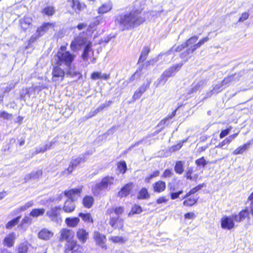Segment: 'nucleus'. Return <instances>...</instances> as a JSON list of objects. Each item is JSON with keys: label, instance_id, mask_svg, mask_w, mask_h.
Listing matches in <instances>:
<instances>
[{"label": "nucleus", "instance_id": "473e14b6", "mask_svg": "<svg viewBox=\"0 0 253 253\" xmlns=\"http://www.w3.org/2000/svg\"><path fill=\"white\" fill-rule=\"evenodd\" d=\"M150 51V50L148 46L144 47L140 55L138 62H143L147 59Z\"/></svg>", "mask_w": 253, "mask_h": 253}, {"label": "nucleus", "instance_id": "ea45409f", "mask_svg": "<svg viewBox=\"0 0 253 253\" xmlns=\"http://www.w3.org/2000/svg\"><path fill=\"white\" fill-rule=\"evenodd\" d=\"M124 211V209L122 207H118L115 208L109 209L107 211L108 214H114L115 213L117 215L122 213Z\"/></svg>", "mask_w": 253, "mask_h": 253}, {"label": "nucleus", "instance_id": "8fccbe9b", "mask_svg": "<svg viewBox=\"0 0 253 253\" xmlns=\"http://www.w3.org/2000/svg\"><path fill=\"white\" fill-rule=\"evenodd\" d=\"M42 13L47 16H52L55 13V9L52 6H47L42 10Z\"/></svg>", "mask_w": 253, "mask_h": 253}, {"label": "nucleus", "instance_id": "1a4fd4ad", "mask_svg": "<svg viewBox=\"0 0 253 253\" xmlns=\"http://www.w3.org/2000/svg\"><path fill=\"white\" fill-rule=\"evenodd\" d=\"M61 208L60 207L55 206L46 212V215L49 217L50 220L57 224H60L62 219L60 216Z\"/></svg>", "mask_w": 253, "mask_h": 253}, {"label": "nucleus", "instance_id": "774afa93", "mask_svg": "<svg viewBox=\"0 0 253 253\" xmlns=\"http://www.w3.org/2000/svg\"><path fill=\"white\" fill-rule=\"evenodd\" d=\"M209 38L208 37H205L201 39L198 42L196 43V45L194 46L196 47H198V48H200L204 43L208 42L209 40Z\"/></svg>", "mask_w": 253, "mask_h": 253}, {"label": "nucleus", "instance_id": "2eb2a0df", "mask_svg": "<svg viewBox=\"0 0 253 253\" xmlns=\"http://www.w3.org/2000/svg\"><path fill=\"white\" fill-rule=\"evenodd\" d=\"M166 182L162 180H158L152 184L153 191L156 193H162L166 190Z\"/></svg>", "mask_w": 253, "mask_h": 253}, {"label": "nucleus", "instance_id": "09e8293b", "mask_svg": "<svg viewBox=\"0 0 253 253\" xmlns=\"http://www.w3.org/2000/svg\"><path fill=\"white\" fill-rule=\"evenodd\" d=\"M236 75V74H232L228 76L227 77L225 78L223 81L221 82V84H228L231 82H232L234 80V77Z\"/></svg>", "mask_w": 253, "mask_h": 253}, {"label": "nucleus", "instance_id": "6e6552de", "mask_svg": "<svg viewBox=\"0 0 253 253\" xmlns=\"http://www.w3.org/2000/svg\"><path fill=\"white\" fill-rule=\"evenodd\" d=\"M88 155V153H85L79 156L73 157L68 168L63 171V173L67 175L71 173L81 163L86 161Z\"/></svg>", "mask_w": 253, "mask_h": 253}, {"label": "nucleus", "instance_id": "79ce46f5", "mask_svg": "<svg viewBox=\"0 0 253 253\" xmlns=\"http://www.w3.org/2000/svg\"><path fill=\"white\" fill-rule=\"evenodd\" d=\"M91 43L88 42L85 45V47L83 53L82 55V57L84 60H87L88 57V53L91 50Z\"/></svg>", "mask_w": 253, "mask_h": 253}, {"label": "nucleus", "instance_id": "ddd939ff", "mask_svg": "<svg viewBox=\"0 0 253 253\" xmlns=\"http://www.w3.org/2000/svg\"><path fill=\"white\" fill-rule=\"evenodd\" d=\"M66 251L67 252H70L71 253H83V248L82 246L77 243L75 240H72L70 242L66 245Z\"/></svg>", "mask_w": 253, "mask_h": 253}, {"label": "nucleus", "instance_id": "c9c22d12", "mask_svg": "<svg viewBox=\"0 0 253 253\" xmlns=\"http://www.w3.org/2000/svg\"><path fill=\"white\" fill-rule=\"evenodd\" d=\"M45 212V210L43 208L34 209L31 211L30 215L33 217H38L42 216Z\"/></svg>", "mask_w": 253, "mask_h": 253}, {"label": "nucleus", "instance_id": "f3484780", "mask_svg": "<svg viewBox=\"0 0 253 253\" xmlns=\"http://www.w3.org/2000/svg\"><path fill=\"white\" fill-rule=\"evenodd\" d=\"M77 237L81 243L84 244L88 240L89 233L84 228H79L77 231Z\"/></svg>", "mask_w": 253, "mask_h": 253}, {"label": "nucleus", "instance_id": "9d476101", "mask_svg": "<svg viewBox=\"0 0 253 253\" xmlns=\"http://www.w3.org/2000/svg\"><path fill=\"white\" fill-rule=\"evenodd\" d=\"M90 42L88 41L86 38L83 37L80 34L78 37L75 38L70 44V48L73 51L79 50L84 45H85L87 43Z\"/></svg>", "mask_w": 253, "mask_h": 253}, {"label": "nucleus", "instance_id": "0eeeda50", "mask_svg": "<svg viewBox=\"0 0 253 253\" xmlns=\"http://www.w3.org/2000/svg\"><path fill=\"white\" fill-rule=\"evenodd\" d=\"M114 178L111 176H106L103 178L101 181L96 183L92 188V192L94 195H98L100 192L107 188L109 185L113 183Z\"/></svg>", "mask_w": 253, "mask_h": 253}, {"label": "nucleus", "instance_id": "bf43d9fd", "mask_svg": "<svg viewBox=\"0 0 253 253\" xmlns=\"http://www.w3.org/2000/svg\"><path fill=\"white\" fill-rule=\"evenodd\" d=\"M184 142H185V140L179 141L176 144L171 146V150L172 151H176L179 150L183 146Z\"/></svg>", "mask_w": 253, "mask_h": 253}, {"label": "nucleus", "instance_id": "f8f14e48", "mask_svg": "<svg viewBox=\"0 0 253 253\" xmlns=\"http://www.w3.org/2000/svg\"><path fill=\"white\" fill-rule=\"evenodd\" d=\"M59 241L60 242H67V243L70 242L74 236V232L67 228H62L59 233Z\"/></svg>", "mask_w": 253, "mask_h": 253}, {"label": "nucleus", "instance_id": "9b49d317", "mask_svg": "<svg viewBox=\"0 0 253 253\" xmlns=\"http://www.w3.org/2000/svg\"><path fill=\"white\" fill-rule=\"evenodd\" d=\"M235 219L231 216H223L220 219L221 227L223 229L231 230L235 227Z\"/></svg>", "mask_w": 253, "mask_h": 253}, {"label": "nucleus", "instance_id": "f03ea898", "mask_svg": "<svg viewBox=\"0 0 253 253\" xmlns=\"http://www.w3.org/2000/svg\"><path fill=\"white\" fill-rule=\"evenodd\" d=\"M205 186L204 183L200 184L187 192L182 198L183 206L186 208H191L196 206L200 198L197 193Z\"/></svg>", "mask_w": 253, "mask_h": 253}, {"label": "nucleus", "instance_id": "6e6d98bb", "mask_svg": "<svg viewBox=\"0 0 253 253\" xmlns=\"http://www.w3.org/2000/svg\"><path fill=\"white\" fill-rule=\"evenodd\" d=\"M150 84V82H148L146 84L141 85L137 90L142 95L149 88Z\"/></svg>", "mask_w": 253, "mask_h": 253}, {"label": "nucleus", "instance_id": "c85d7f7f", "mask_svg": "<svg viewBox=\"0 0 253 253\" xmlns=\"http://www.w3.org/2000/svg\"><path fill=\"white\" fill-rule=\"evenodd\" d=\"M42 170H38L36 171H33L31 173L27 175L25 179V180H29L30 179H38L42 176Z\"/></svg>", "mask_w": 253, "mask_h": 253}, {"label": "nucleus", "instance_id": "dca6fc26", "mask_svg": "<svg viewBox=\"0 0 253 253\" xmlns=\"http://www.w3.org/2000/svg\"><path fill=\"white\" fill-rule=\"evenodd\" d=\"M59 66L57 65L53 68L52 70V80L53 81H62L63 80L65 72Z\"/></svg>", "mask_w": 253, "mask_h": 253}, {"label": "nucleus", "instance_id": "aec40b11", "mask_svg": "<svg viewBox=\"0 0 253 253\" xmlns=\"http://www.w3.org/2000/svg\"><path fill=\"white\" fill-rule=\"evenodd\" d=\"M93 237L96 244L103 248L106 241L105 236L97 231H95L93 233Z\"/></svg>", "mask_w": 253, "mask_h": 253}, {"label": "nucleus", "instance_id": "20e7f679", "mask_svg": "<svg viewBox=\"0 0 253 253\" xmlns=\"http://www.w3.org/2000/svg\"><path fill=\"white\" fill-rule=\"evenodd\" d=\"M82 190V187L78 188L72 189L69 191L64 192L65 195L68 198L63 207V210L66 213L73 212L75 209V205L74 202V197L75 195H79Z\"/></svg>", "mask_w": 253, "mask_h": 253}, {"label": "nucleus", "instance_id": "de8ad7c7", "mask_svg": "<svg viewBox=\"0 0 253 253\" xmlns=\"http://www.w3.org/2000/svg\"><path fill=\"white\" fill-rule=\"evenodd\" d=\"M195 164L197 167L204 168L208 164L204 157H202L195 161Z\"/></svg>", "mask_w": 253, "mask_h": 253}, {"label": "nucleus", "instance_id": "c03bdc74", "mask_svg": "<svg viewBox=\"0 0 253 253\" xmlns=\"http://www.w3.org/2000/svg\"><path fill=\"white\" fill-rule=\"evenodd\" d=\"M20 218V216H18L16 218L13 219L11 221H9L5 225V227L7 229L12 228L13 227L15 226L16 225H17L18 223Z\"/></svg>", "mask_w": 253, "mask_h": 253}, {"label": "nucleus", "instance_id": "412c9836", "mask_svg": "<svg viewBox=\"0 0 253 253\" xmlns=\"http://www.w3.org/2000/svg\"><path fill=\"white\" fill-rule=\"evenodd\" d=\"M116 23L119 25L121 28L124 30L126 24V15H119L117 16L115 20Z\"/></svg>", "mask_w": 253, "mask_h": 253}, {"label": "nucleus", "instance_id": "e433bc0d", "mask_svg": "<svg viewBox=\"0 0 253 253\" xmlns=\"http://www.w3.org/2000/svg\"><path fill=\"white\" fill-rule=\"evenodd\" d=\"M54 142H51L49 144H46L45 146L42 147L37 148L35 152L33 154V156L37 155L40 153H43L46 151L47 149H49Z\"/></svg>", "mask_w": 253, "mask_h": 253}, {"label": "nucleus", "instance_id": "b1692460", "mask_svg": "<svg viewBox=\"0 0 253 253\" xmlns=\"http://www.w3.org/2000/svg\"><path fill=\"white\" fill-rule=\"evenodd\" d=\"M80 219L79 217H67L65 220V223L68 227L74 228L79 223Z\"/></svg>", "mask_w": 253, "mask_h": 253}, {"label": "nucleus", "instance_id": "6ab92c4d", "mask_svg": "<svg viewBox=\"0 0 253 253\" xmlns=\"http://www.w3.org/2000/svg\"><path fill=\"white\" fill-rule=\"evenodd\" d=\"M53 232L51 231L43 228L39 232L38 237L42 240H48L53 236Z\"/></svg>", "mask_w": 253, "mask_h": 253}, {"label": "nucleus", "instance_id": "338daca9", "mask_svg": "<svg viewBox=\"0 0 253 253\" xmlns=\"http://www.w3.org/2000/svg\"><path fill=\"white\" fill-rule=\"evenodd\" d=\"M249 17V13L247 12H243L240 16L238 22L239 23L243 22L247 20Z\"/></svg>", "mask_w": 253, "mask_h": 253}, {"label": "nucleus", "instance_id": "4be33fe9", "mask_svg": "<svg viewBox=\"0 0 253 253\" xmlns=\"http://www.w3.org/2000/svg\"><path fill=\"white\" fill-rule=\"evenodd\" d=\"M150 198V194L149 193L147 188L142 187L138 192L137 195V199L138 200H146Z\"/></svg>", "mask_w": 253, "mask_h": 253}, {"label": "nucleus", "instance_id": "7c9ffc66", "mask_svg": "<svg viewBox=\"0 0 253 253\" xmlns=\"http://www.w3.org/2000/svg\"><path fill=\"white\" fill-rule=\"evenodd\" d=\"M250 145L251 142H248L245 144H244L243 145L239 146L233 151V154L235 155H237L243 153L249 149V146Z\"/></svg>", "mask_w": 253, "mask_h": 253}, {"label": "nucleus", "instance_id": "5fc2aeb1", "mask_svg": "<svg viewBox=\"0 0 253 253\" xmlns=\"http://www.w3.org/2000/svg\"><path fill=\"white\" fill-rule=\"evenodd\" d=\"M150 84V82H148L146 84L141 85L137 90L142 95L149 88Z\"/></svg>", "mask_w": 253, "mask_h": 253}, {"label": "nucleus", "instance_id": "7ed1b4c3", "mask_svg": "<svg viewBox=\"0 0 253 253\" xmlns=\"http://www.w3.org/2000/svg\"><path fill=\"white\" fill-rule=\"evenodd\" d=\"M66 46H61L55 55L56 64L58 66H70L75 57V55L66 50Z\"/></svg>", "mask_w": 253, "mask_h": 253}, {"label": "nucleus", "instance_id": "393cba45", "mask_svg": "<svg viewBox=\"0 0 253 253\" xmlns=\"http://www.w3.org/2000/svg\"><path fill=\"white\" fill-rule=\"evenodd\" d=\"M32 22V19L28 16H25L20 20L21 27L24 31H26L30 27Z\"/></svg>", "mask_w": 253, "mask_h": 253}, {"label": "nucleus", "instance_id": "4c0bfd02", "mask_svg": "<svg viewBox=\"0 0 253 253\" xmlns=\"http://www.w3.org/2000/svg\"><path fill=\"white\" fill-rule=\"evenodd\" d=\"M68 69L67 70V75L72 77H74L80 75V73L74 67L71 66H67Z\"/></svg>", "mask_w": 253, "mask_h": 253}, {"label": "nucleus", "instance_id": "2f4dec72", "mask_svg": "<svg viewBox=\"0 0 253 253\" xmlns=\"http://www.w3.org/2000/svg\"><path fill=\"white\" fill-rule=\"evenodd\" d=\"M142 211V207L137 204H134L131 208L130 211L127 214L129 216H133L134 214H140Z\"/></svg>", "mask_w": 253, "mask_h": 253}, {"label": "nucleus", "instance_id": "5701e85b", "mask_svg": "<svg viewBox=\"0 0 253 253\" xmlns=\"http://www.w3.org/2000/svg\"><path fill=\"white\" fill-rule=\"evenodd\" d=\"M16 238L15 234L12 232L6 236L3 240V244L8 247H11L14 245V240Z\"/></svg>", "mask_w": 253, "mask_h": 253}, {"label": "nucleus", "instance_id": "13d9d810", "mask_svg": "<svg viewBox=\"0 0 253 253\" xmlns=\"http://www.w3.org/2000/svg\"><path fill=\"white\" fill-rule=\"evenodd\" d=\"M160 175V171L158 170H156L153 172L150 175L148 176L145 178V181L147 183H148L150 181V180L154 177H157L159 176Z\"/></svg>", "mask_w": 253, "mask_h": 253}, {"label": "nucleus", "instance_id": "052dcab7", "mask_svg": "<svg viewBox=\"0 0 253 253\" xmlns=\"http://www.w3.org/2000/svg\"><path fill=\"white\" fill-rule=\"evenodd\" d=\"M28 248L26 244H20L17 249L18 253H27L28 252Z\"/></svg>", "mask_w": 253, "mask_h": 253}, {"label": "nucleus", "instance_id": "69168bd1", "mask_svg": "<svg viewBox=\"0 0 253 253\" xmlns=\"http://www.w3.org/2000/svg\"><path fill=\"white\" fill-rule=\"evenodd\" d=\"M110 217L109 221V224L113 227H115V225H117V220L119 218L114 216V214H109Z\"/></svg>", "mask_w": 253, "mask_h": 253}, {"label": "nucleus", "instance_id": "bb28decb", "mask_svg": "<svg viewBox=\"0 0 253 253\" xmlns=\"http://www.w3.org/2000/svg\"><path fill=\"white\" fill-rule=\"evenodd\" d=\"M54 27V24L50 23H44L42 26L39 27L37 32L38 33L39 36L42 35L49 29Z\"/></svg>", "mask_w": 253, "mask_h": 253}, {"label": "nucleus", "instance_id": "a878e982", "mask_svg": "<svg viewBox=\"0 0 253 253\" xmlns=\"http://www.w3.org/2000/svg\"><path fill=\"white\" fill-rule=\"evenodd\" d=\"M185 162L183 161H176L174 167V170L177 174H182L184 171Z\"/></svg>", "mask_w": 253, "mask_h": 253}, {"label": "nucleus", "instance_id": "58836bf2", "mask_svg": "<svg viewBox=\"0 0 253 253\" xmlns=\"http://www.w3.org/2000/svg\"><path fill=\"white\" fill-rule=\"evenodd\" d=\"M94 202V199L92 197L90 196H85L83 199V204L86 208H90Z\"/></svg>", "mask_w": 253, "mask_h": 253}, {"label": "nucleus", "instance_id": "f704fd0d", "mask_svg": "<svg viewBox=\"0 0 253 253\" xmlns=\"http://www.w3.org/2000/svg\"><path fill=\"white\" fill-rule=\"evenodd\" d=\"M112 8V5L110 3H105L102 4L98 9V13L99 14H104L110 11Z\"/></svg>", "mask_w": 253, "mask_h": 253}, {"label": "nucleus", "instance_id": "0e129e2a", "mask_svg": "<svg viewBox=\"0 0 253 253\" xmlns=\"http://www.w3.org/2000/svg\"><path fill=\"white\" fill-rule=\"evenodd\" d=\"M169 201V199L166 196L159 197L156 200L157 204L167 203Z\"/></svg>", "mask_w": 253, "mask_h": 253}, {"label": "nucleus", "instance_id": "72a5a7b5", "mask_svg": "<svg viewBox=\"0 0 253 253\" xmlns=\"http://www.w3.org/2000/svg\"><path fill=\"white\" fill-rule=\"evenodd\" d=\"M69 2L71 3L72 7L75 10H78L80 11L84 9V8L85 7L84 4L81 3L77 0H69Z\"/></svg>", "mask_w": 253, "mask_h": 253}, {"label": "nucleus", "instance_id": "39448f33", "mask_svg": "<svg viewBox=\"0 0 253 253\" xmlns=\"http://www.w3.org/2000/svg\"><path fill=\"white\" fill-rule=\"evenodd\" d=\"M248 200L251 201L250 211H249L248 208L246 207L240 211L238 214H233V217L234 218L235 222H241L245 219H247L248 220H250V214L253 216V192L248 197Z\"/></svg>", "mask_w": 253, "mask_h": 253}, {"label": "nucleus", "instance_id": "680f3d73", "mask_svg": "<svg viewBox=\"0 0 253 253\" xmlns=\"http://www.w3.org/2000/svg\"><path fill=\"white\" fill-rule=\"evenodd\" d=\"M231 141L227 137L223 140L221 142H220L216 146L217 148L223 149V146L226 145H229L230 144Z\"/></svg>", "mask_w": 253, "mask_h": 253}, {"label": "nucleus", "instance_id": "a19ab883", "mask_svg": "<svg viewBox=\"0 0 253 253\" xmlns=\"http://www.w3.org/2000/svg\"><path fill=\"white\" fill-rule=\"evenodd\" d=\"M137 191L136 186L132 183H127V195L135 196Z\"/></svg>", "mask_w": 253, "mask_h": 253}, {"label": "nucleus", "instance_id": "4468645a", "mask_svg": "<svg viewBox=\"0 0 253 253\" xmlns=\"http://www.w3.org/2000/svg\"><path fill=\"white\" fill-rule=\"evenodd\" d=\"M182 63L173 65L166 70L162 74V77L167 78L172 76L175 73L178 72L182 67Z\"/></svg>", "mask_w": 253, "mask_h": 253}, {"label": "nucleus", "instance_id": "3c124183", "mask_svg": "<svg viewBox=\"0 0 253 253\" xmlns=\"http://www.w3.org/2000/svg\"><path fill=\"white\" fill-rule=\"evenodd\" d=\"M126 165L125 161H121L118 164V170L120 172L124 174L126 172Z\"/></svg>", "mask_w": 253, "mask_h": 253}, {"label": "nucleus", "instance_id": "f257e3e1", "mask_svg": "<svg viewBox=\"0 0 253 253\" xmlns=\"http://www.w3.org/2000/svg\"><path fill=\"white\" fill-rule=\"evenodd\" d=\"M198 40V36H192L182 44L178 45L174 51L181 52L179 54L180 57L185 61H187L191 57V54L198 49V47L194 46Z\"/></svg>", "mask_w": 253, "mask_h": 253}, {"label": "nucleus", "instance_id": "423d86ee", "mask_svg": "<svg viewBox=\"0 0 253 253\" xmlns=\"http://www.w3.org/2000/svg\"><path fill=\"white\" fill-rule=\"evenodd\" d=\"M145 21L141 15V10L131 11L127 15V28H133L142 24Z\"/></svg>", "mask_w": 253, "mask_h": 253}, {"label": "nucleus", "instance_id": "a211bd4d", "mask_svg": "<svg viewBox=\"0 0 253 253\" xmlns=\"http://www.w3.org/2000/svg\"><path fill=\"white\" fill-rule=\"evenodd\" d=\"M184 176L187 180L196 181L198 178L199 174L194 172L193 167H189L186 171Z\"/></svg>", "mask_w": 253, "mask_h": 253}, {"label": "nucleus", "instance_id": "e2e57ef3", "mask_svg": "<svg viewBox=\"0 0 253 253\" xmlns=\"http://www.w3.org/2000/svg\"><path fill=\"white\" fill-rule=\"evenodd\" d=\"M34 205V202L33 201H30L26 203L24 205L21 206L19 208L20 211H26L27 209L32 207Z\"/></svg>", "mask_w": 253, "mask_h": 253}, {"label": "nucleus", "instance_id": "49530a36", "mask_svg": "<svg viewBox=\"0 0 253 253\" xmlns=\"http://www.w3.org/2000/svg\"><path fill=\"white\" fill-rule=\"evenodd\" d=\"M179 107H177L175 110H174L172 113L169 115H168L166 118H165L164 119L162 120L161 121V124L162 125H165L167 123V120L169 119H171L173 118L176 115V111L178 110Z\"/></svg>", "mask_w": 253, "mask_h": 253}, {"label": "nucleus", "instance_id": "c756f323", "mask_svg": "<svg viewBox=\"0 0 253 253\" xmlns=\"http://www.w3.org/2000/svg\"><path fill=\"white\" fill-rule=\"evenodd\" d=\"M110 75L106 74H102L100 72H95L91 74V78L93 80L98 79L107 80L109 78Z\"/></svg>", "mask_w": 253, "mask_h": 253}, {"label": "nucleus", "instance_id": "603ef678", "mask_svg": "<svg viewBox=\"0 0 253 253\" xmlns=\"http://www.w3.org/2000/svg\"><path fill=\"white\" fill-rule=\"evenodd\" d=\"M174 174L171 169H166L162 174V177L163 178H168L171 177Z\"/></svg>", "mask_w": 253, "mask_h": 253}, {"label": "nucleus", "instance_id": "a18cd8bd", "mask_svg": "<svg viewBox=\"0 0 253 253\" xmlns=\"http://www.w3.org/2000/svg\"><path fill=\"white\" fill-rule=\"evenodd\" d=\"M109 240L114 243L122 244L125 242L124 238L121 236H111Z\"/></svg>", "mask_w": 253, "mask_h": 253}, {"label": "nucleus", "instance_id": "4d7b16f0", "mask_svg": "<svg viewBox=\"0 0 253 253\" xmlns=\"http://www.w3.org/2000/svg\"><path fill=\"white\" fill-rule=\"evenodd\" d=\"M158 61V59L155 58H153V59H151L148 61H147L143 65V67L145 68V69H147L149 67H150V66H153L155 63Z\"/></svg>", "mask_w": 253, "mask_h": 253}, {"label": "nucleus", "instance_id": "864d4df0", "mask_svg": "<svg viewBox=\"0 0 253 253\" xmlns=\"http://www.w3.org/2000/svg\"><path fill=\"white\" fill-rule=\"evenodd\" d=\"M232 126H229L226 128L221 130V131L219 134V138L220 139H221V138H224L227 135H228L229 133H230V131L232 129Z\"/></svg>", "mask_w": 253, "mask_h": 253}, {"label": "nucleus", "instance_id": "37998d69", "mask_svg": "<svg viewBox=\"0 0 253 253\" xmlns=\"http://www.w3.org/2000/svg\"><path fill=\"white\" fill-rule=\"evenodd\" d=\"M79 216L81 217L83 220L86 222L87 223H93V219L91 216V215L90 213H79Z\"/></svg>", "mask_w": 253, "mask_h": 253}, {"label": "nucleus", "instance_id": "cd10ccee", "mask_svg": "<svg viewBox=\"0 0 253 253\" xmlns=\"http://www.w3.org/2000/svg\"><path fill=\"white\" fill-rule=\"evenodd\" d=\"M111 103L112 102L110 101L106 102L105 103L101 104L98 108L95 109L93 111H90V112L89 114V116L88 117V118H91L95 116L98 112L103 110L105 107L109 106Z\"/></svg>", "mask_w": 253, "mask_h": 253}]
</instances>
